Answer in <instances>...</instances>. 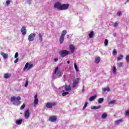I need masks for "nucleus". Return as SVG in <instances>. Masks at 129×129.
Returning <instances> with one entry per match:
<instances>
[{
  "label": "nucleus",
  "mask_w": 129,
  "mask_h": 129,
  "mask_svg": "<svg viewBox=\"0 0 129 129\" xmlns=\"http://www.w3.org/2000/svg\"><path fill=\"white\" fill-rule=\"evenodd\" d=\"M104 45H105V46H107V45H108V40H107V39L105 40Z\"/></svg>",
  "instance_id": "obj_33"
},
{
  "label": "nucleus",
  "mask_w": 129,
  "mask_h": 129,
  "mask_svg": "<svg viewBox=\"0 0 129 129\" xmlns=\"http://www.w3.org/2000/svg\"><path fill=\"white\" fill-rule=\"evenodd\" d=\"M123 58V55L120 54L119 56L117 58V61H119V60H122Z\"/></svg>",
  "instance_id": "obj_27"
},
{
  "label": "nucleus",
  "mask_w": 129,
  "mask_h": 129,
  "mask_svg": "<svg viewBox=\"0 0 129 129\" xmlns=\"http://www.w3.org/2000/svg\"><path fill=\"white\" fill-rule=\"evenodd\" d=\"M26 107V104L25 103H23V105L20 107V109L23 110L24 108Z\"/></svg>",
  "instance_id": "obj_31"
},
{
  "label": "nucleus",
  "mask_w": 129,
  "mask_h": 129,
  "mask_svg": "<svg viewBox=\"0 0 129 129\" xmlns=\"http://www.w3.org/2000/svg\"><path fill=\"white\" fill-rule=\"evenodd\" d=\"M54 74H56L58 77H60L61 76V71L58 70V67H56L54 69V72L53 73Z\"/></svg>",
  "instance_id": "obj_5"
},
{
  "label": "nucleus",
  "mask_w": 129,
  "mask_h": 129,
  "mask_svg": "<svg viewBox=\"0 0 129 129\" xmlns=\"http://www.w3.org/2000/svg\"><path fill=\"white\" fill-rule=\"evenodd\" d=\"M28 84L29 83L28 82V80H27L25 82V87H27Z\"/></svg>",
  "instance_id": "obj_40"
},
{
  "label": "nucleus",
  "mask_w": 129,
  "mask_h": 129,
  "mask_svg": "<svg viewBox=\"0 0 129 129\" xmlns=\"http://www.w3.org/2000/svg\"><path fill=\"white\" fill-rule=\"evenodd\" d=\"M113 72L114 74H115V73H116V68L115 67H113Z\"/></svg>",
  "instance_id": "obj_34"
},
{
  "label": "nucleus",
  "mask_w": 129,
  "mask_h": 129,
  "mask_svg": "<svg viewBox=\"0 0 129 129\" xmlns=\"http://www.w3.org/2000/svg\"><path fill=\"white\" fill-rule=\"evenodd\" d=\"M18 56H19V53L16 52L15 55V58H18Z\"/></svg>",
  "instance_id": "obj_44"
},
{
  "label": "nucleus",
  "mask_w": 129,
  "mask_h": 129,
  "mask_svg": "<svg viewBox=\"0 0 129 129\" xmlns=\"http://www.w3.org/2000/svg\"><path fill=\"white\" fill-rule=\"evenodd\" d=\"M11 76H12V74L6 73L4 75V78H5L6 79H8V78H10Z\"/></svg>",
  "instance_id": "obj_18"
},
{
  "label": "nucleus",
  "mask_w": 129,
  "mask_h": 129,
  "mask_svg": "<svg viewBox=\"0 0 129 129\" xmlns=\"http://www.w3.org/2000/svg\"><path fill=\"white\" fill-rule=\"evenodd\" d=\"M36 37V33H31L28 36V41L29 42H33Z\"/></svg>",
  "instance_id": "obj_3"
},
{
  "label": "nucleus",
  "mask_w": 129,
  "mask_h": 129,
  "mask_svg": "<svg viewBox=\"0 0 129 129\" xmlns=\"http://www.w3.org/2000/svg\"><path fill=\"white\" fill-rule=\"evenodd\" d=\"M74 65L75 70L77 71V72H78L79 71V70H78V67H77V64H76V63H74Z\"/></svg>",
  "instance_id": "obj_30"
},
{
  "label": "nucleus",
  "mask_w": 129,
  "mask_h": 129,
  "mask_svg": "<svg viewBox=\"0 0 129 129\" xmlns=\"http://www.w3.org/2000/svg\"><path fill=\"white\" fill-rule=\"evenodd\" d=\"M126 60L127 62H129V54L126 56Z\"/></svg>",
  "instance_id": "obj_41"
},
{
  "label": "nucleus",
  "mask_w": 129,
  "mask_h": 129,
  "mask_svg": "<svg viewBox=\"0 0 129 129\" xmlns=\"http://www.w3.org/2000/svg\"><path fill=\"white\" fill-rule=\"evenodd\" d=\"M95 62L97 64L99 62H100V57L99 56L97 57L95 59Z\"/></svg>",
  "instance_id": "obj_26"
},
{
  "label": "nucleus",
  "mask_w": 129,
  "mask_h": 129,
  "mask_svg": "<svg viewBox=\"0 0 129 129\" xmlns=\"http://www.w3.org/2000/svg\"><path fill=\"white\" fill-rule=\"evenodd\" d=\"M21 33L24 36L27 34V29H26V27L23 26L22 27Z\"/></svg>",
  "instance_id": "obj_13"
},
{
  "label": "nucleus",
  "mask_w": 129,
  "mask_h": 129,
  "mask_svg": "<svg viewBox=\"0 0 129 129\" xmlns=\"http://www.w3.org/2000/svg\"><path fill=\"white\" fill-rule=\"evenodd\" d=\"M70 5L69 4H66L65 5V10H68V8Z\"/></svg>",
  "instance_id": "obj_37"
},
{
  "label": "nucleus",
  "mask_w": 129,
  "mask_h": 129,
  "mask_svg": "<svg viewBox=\"0 0 129 129\" xmlns=\"http://www.w3.org/2000/svg\"><path fill=\"white\" fill-rule=\"evenodd\" d=\"M100 107H101V106L100 105H99L98 106H91V109H99V108H100Z\"/></svg>",
  "instance_id": "obj_17"
},
{
  "label": "nucleus",
  "mask_w": 129,
  "mask_h": 129,
  "mask_svg": "<svg viewBox=\"0 0 129 129\" xmlns=\"http://www.w3.org/2000/svg\"><path fill=\"white\" fill-rule=\"evenodd\" d=\"M21 99L22 98L20 96L17 97L16 96H13L11 98V101L13 102L14 105H19V104H21Z\"/></svg>",
  "instance_id": "obj_1"
},
{
  "label": "nucleus",
  "mask_w": 129,
  "mask_h": 129,
  "mask_svg": "<svg viewBox=\"0 0 129 129\" xmlns=\"http://www.w3.org/2000/svg\"><path fill=\"white\" fill-rule=\"evenodd\" d=\"M122 14L121 12H118L117 13V16H118L119 17L121 16Z\"/></svg>",
  "instance_id": "obj_42"
},
{
  "label": "nucleus",
  "mask_w": 129,
  "mask_h": 129,
  "mask_svg": "<svg viewBox=\"0 0 129 129\" xmlns=\"http://www.w3.org/2000/svg\"><path fill=\"white\" fill-rule=\"evenodd\" d=\"M116 102V100H113L112 101H110V102H108V104H114Z\"/></svg>",
  "instance_id": "obj_28"
},
{
  "label": "nucleus",
  "mask_w": 129,
  "mask_h": 129,
  "mask_svg": "<svg viewBox=\"0 0 129 129\" xmlns=\"http://www.w3.org/2000/svg\"><path fill=\"white\" fill-rule=\"evenodd\" d=\"M67 63H68V64H70V61L68 60V61H67Z\"/></svg>",
  "instance_id": "obj_49"
},
{
  "label": "nucleus",
  "mask_w": 129,
  "mask_h": 129,
  "mask_svg": "<svg viewBox=\"0 0 129 129\" xmlns=\"http://www.w3.org/2000/svg\"><path fill=\"white\" fill-rule=\"evenodd\" d=\"M94 36V31H91L90 34H89V38H93Z\"/></svg>",
  "instance_id": "obj_25"
},
{
  "label": "nucleus",
  "mask_w": 129,
  "mask_h": 129,
  "mask_svg": "<svg viewBox=\"0 0 129 129\" xmlns=\"http://www.w3.org/2000/svg\"><path fill=\"white\" fill-rule=\"evenodd\" d=\"M122 62H119L117 63L118 67H122Z\"/></svg>",
  "instance_id": "obj_38"
},
{
  "label": "nucleus",
  "mask_w": 129,
  "mask_h": 129,
  "mask_svg": "<svg viewBox=\"0 0 129 129\" xmlns=\"http://www.w3.org/2000/svg\"><path fill=\"white\" fill-rule=\"evenodd\" d=\"M30 111L29 110V109L26 110L25 111V114H24V117H25V118L26 119H28V118H29V117H30Z\"/></svg>",
  "instance_id": "obj_11"
},
{
  "label": "nucleus",
  "mask_w": 129,
  "mask_h": 129,
  "mask_svg": "<svg viewBox=\"0 0 129 129\" xmlns=\"http://www.w3.org/2000/svg\"><path fill=\"white\" fill-rule=\"evenodd\" d=\"M118 24L117 23V22H115V23L113 24V27H117Z\"/></svg>",
  "instance_id": "obj_43"
},
{
  "label": "nucleus",
  "mask_w": 129,
  "mask_h": 129,
  "mask_svg": "<svg viewBox=\"0 0 129 129\" xmlns=\"http://www.w3.org/2000/svg\"><path fill=\"white\" fill-rule=\"evenodd\" d=\"M128 2H129V0H127L126 3H128Z\"/></svg>",
  "instance_id": "obj_52"
},
{
  "label": "nucleus",
  "mask_w": 129,
  "mask_h": 129,
  "mask_svg": "<svg viewBox=\"0 0 129 129\" xmlns=\"http://www.w3.org/2000/svg\"><path fill=\"white\" fill-rule=\"evenodd\" d=\"M56 105L55 102H47L45 104V106L47 108H52L53 106H55Z\"/></svg>",
  "instance_id": "obj_4"
},
{
  "label": "nucleus",
  "mask_w": 129,
  "mask_h": 129,
  "mask_svg": "<svg viewBox=\"0 0 129 129\" xmlns=\"http://www.w3.org/2000/svg\"><path fill=\"white\" fill-rule=\"evenodd\" d=\"M67 38L68 39L69 38V35H67Z\"/></svg>",
  "instance_id": "obj_51"
},
{
  "label": "nucleus",
  "mask_w": 129,
  "mask_h": 129,
  "mask_svg": "<svg viewBox=\"0 0 129 129\" xmlns=\"http://www.w3.org/2000/svg\"><path fill=\"white\" fill-rule=\"evenodd\" d=\"M70 49L71 53H74V51L75 50V46H74V45L71 44L70 45Z\"/></svg>",
  "instance_id": "obj_15"
},
{
  "label": "nucleus",
  "mask_w": 129,
  "mask_h": 129,
  "mask_svg": "<svg viewBox=\"0 0 129 129\" xmlns=\"http://www.w3.org/2000/svg\"><path fill=\"white\" fill-rule=\"evenodd\" d=\"M1 56H3V57L4 58V59H8L9 55H8V54L7 53H5L3 52H1Z\"/></svg>",
  "instance_id": "obj_14"
},
{
  "label": "nucleus",
  "mask_w": 129,
  "mask_h": 129,
  "mask_svg": "<svg viewBox=\"0 0 129 129\" xmlns=\"http://www.w3.org/2000/svg\"><path fill=\"white\" fill-rule=\"evenodd\" d=\"M112 54H113V55H114V56L116 55V54H117V51H116V49H113Z\"/></svg>",
  "instance_id": "obj_32"
},
{
  "label": "nucleus",
  "mask_w": 129,
  "mask_h": 129,
  "mask_svg": "<svg viewBox=\"0 0 129 129\" xmlns=\"http://www.w3.org/2000/svg\"><path fill=\"white\" fill-rule=\"evenodd\" d=\"M64 36H65V31H62L61 35L59 38V42L60 44H62V42H64Z\"/></svg>",
  "instance_id": "obj_7"
},
{
  "label": "nucleus",
  "mask_w": 129,
  "mask_h": 129,
  "mask_svg": "<svg viewBox=\"0 0 129 129\" xmlns=\"http://www.w3.org/2000/svg\"><path fill=\"white\" fill-rule=\"evenodd\" d=\"M102 91H103V92H106V91H107L108 92L110 91V89L109 88V87H107V88H104L102 89Z\"/></svg>",
  "instance_id": "obj_20"
},
{
  "label": "nucleus",
  "mask_w": 129,
  "mask_h": 129,
  "mask_svg": "<svg viewBox=\"0 0 129 129\" xmlns=\"http://www.w3.org/2000/svg\"><path fill=\"white\" fill-rule=\"evenodd\" d=\"M97 97V96L96 95H94V96H91L89 98L90 101H93V100H94Z\"/></svg>",
  "instance_id": "obj_24"
},
{
  "label": "nucleus",
  "mask_w": 129,
  "mask_h": 129,
  "mask_svg": "<svg viewBox=\"0 0 129 129\" xmlns=\"http://www.w3.org/2000/svg\"><path fill=\"white\" fill-rule=\"evenodd\" d=\"M103 100H104L103 98H100L98 99V103H102V102H103Z\"/></svg>",
  "instance_id": "obj_29"
},
{
  "label": "nucleus",
  "mask_w": 129,
  "mask_h": 129,
  "mask_svg": "<svg viewBox=\"0 0 129 129\" xmlns=\"http://www.w3.org/2000/svg\"><path fill=\"white\" fill-rule=\"evenodd\" d=\"M34 66V64H29V62H27L24 67V69H27L28 70H30L32 67Z\"/></svg>",
  "instance_id": "obj_8"
},
{
  "label": "nucleus",
  "mask_w": 129,
  "mask_h": 129,
  "mask_svg": "<svg viewBox=\"0 0 129 129\" xmlns=\"http://www.w3.org/2000/svg\"><path fill=\"white\" fill-rule=\"evenodd\" d=\"M65 34H66V33H65Z\"/></svg>",
  "instance_id": "obj_53"
},
{
  "label": "nucleus",
  "mask_w": 129,
  "mask_h": 129,
  "mask_svg": "<svg viewBox=\"0 0 129 129\" xmlns=\"http://www.w3.org/2000/svg\"><path fill=\"white\" fill-rule=\"evenodd\" d=\"M49 120L51 122H55V121L57 120V116L56 115L50 116L49 118Z\"/></svg>",
  "instance_id": "obj_6"
},
{
  "label": "nucleus",
  "mask_w": 129,
  "mask_h": 129,
  "mask_svg": "<svg viewBox=\"0 0 129 129\" xmlns=\"http://www.w3.org/2000/svg\"><path fill=\"white\" fill-rule=\"evenodd\" d=\"M87 104H88V103L87 102H86L83 107V109H85V108H86V107H87Z\"/></svg>",
  "instance_id": "obj_35"
},
{
  "label": "nucleus",
  "mask_w": 129,
  "mask_h": 129,
  "mask_svg": "<svg viewBox=\"0 0 129 129\" xmlns=\"http://www.w3.org/2000/svg\"><path fill=\"white\" fill-rule=\"evenodd\" d=\"M113 35H114V37H116V34H114Z\"/></svg>",
  "instance_id": "obj_50"
},
{
  "label": "nucleus",
  "mask_w": 129,
  "mask_h": 129,
  "mask_svg": "<svg viewBox=\"0 0 129 129\" xmlns=\"http://www.w3.org/2000/svg\"><path fill=\"white\" fill-rule=\"evenodd\" d=\"M54 9H57L59 11L65 10V4H61L59 2H56L54 5Z\"/></svg>",
  "instance_id": "obj_2"
},
{
  "label": "nucleus",
  "mask_w": 129,
  "mask_h": 129,
  "mask_svg": "<svg viewBox=\"0 0 129 129\" xmlns=\"http://www.w3.org/2000/svg\"><path fill=\"white\" fill-rule=\"evenodd\" d=\"M107 117V113H104L102 114L101 118H102L103 119H105V118H106Z\"/></svg>",
  "instance_id": "obj_22"
},
{
  "label": "nucleus",
  "mask_w": 129,
  "mask_h": 129,
  "mask_svg": "<svg viewBox=\"0 0 129 129\" xmlns=\"http://www.w3.org/2000/svg\"><path fill=\"white\" fill-rule=\"evenodd\" d=\"M79 83V79L78 78H77L76 80L74 81V82L73 83L72 87L73 88H75L77 85H78V83Z\"/></svg>",
  "instance_id": "obj_12"
},
{
  "label": "nucleus",
  "mask_w": 129,
  "mask_h": 129,
  "mask_svg": "<svg viewBox=\"0 0 129 129\" xmlns=\"http://www.w3.org/2000/svg\"><path fill=\"white\" fill-rule=\"evenodd\" d=\"M54 62H57V61H58V58H54Z\"/></svg>",
  "instance_id": "obj_47"
},
{
  "label": "nucleus",
  "mask_w": 129,
  "mask_h": 129,
  "mask_svg": "<svg viewBox=\"0 0 129 129\" xmlns=\"http://www.w3.org/2000/svg\"><path fill=\"white\" fill-rule=\"evenodd\" d=\"M11 4V1L8 0L7 1H6V5L7 6H10V4Z\"/></svg>",
  "instance_id": "obj_36"
},
{
  "label": "nucleus",
  "mask_w": 129,
  "mask_h": 129,
  "mask_svg": "<svg viewBox=\"0 0 129 129\" xmlns=\"http://www.w3.org/2000/svg\"><path fill=\"white\" fill-rule=\"evenodd\" d=\"M39 103V99H38V94H36L34 96V100L33 102V104L34 105H37Z\"/></svg>",
  "instance_id": "obj_10"
},
{
  "label": "nucleus",
  "mask_w": 129,
  "mask_h": 129,
  "mask_svg": "<svg viewBox=\"0 0 129 129\" xmlns=\"http://www.w3.org/2000/svg\"><path fill=\"white\" fill-rule=\"evenodd\" d=\"M65 90L66 91H68L65 92V95H67V94H69V92L71 91V87L70 86V85L66 86Z\"/></svg>",
  "instance_id": "obj_9"
},
{
  "label": "nucleus",
  "mask_w": 129,
  "mask_h": 129,
  "mask_svg": "<svg viewBox=\"0 0 129 129\" xmlns=\"http://www.w3.org/2000/svg\"><path fill=\"white\" fill-rule=\"evenodd\" d=\"M19 62V58H16V59L14 61V63H18Z\"/></svg>",
  "instance_id": "obj_45"
},
{
  "label": "nucleus",
  "mask_w": 129,
  "mask_h": 129,
  "mask_svg": "<svg viewBox=\"0 0 129 129\" xmlns=\"http://www.w3.org/2000/svg\"><path fill=\"white\" fill-rule=\"evenodd\" d=\"M44 35V33H39L38 34V39L40 42H42L43 41V35Z\"/></svg>",
  "instance_id": "obj_16"
},
{
  "label": "nucleus",
  "mask_w": 129,
  "mask_h": 129,
  "mask_svg": "<svg viewBox=\"0 0 129 129\" xmlns=\"http://www.w3.org/2000/svg\"><path fill=\"white\" fill-rule=\"evenodd\" d=\"M122 121H123V119H119L118 120H115V124H118L120 123V122H122Z\"/></svg>",
  "instance_id": "obj_21"
},
{
  "label": "nucleus",
  "mask_w": 129,
  "mask_h": 129,
  "mask_svg": "<svg viewBox=\"0 0 129 129\" xmlns=\"http://www.w3.org/2000/svg\"><path fill=\"white\" fill-rule=\"evenodd\" d=\"M16 124H22V122H23V119H18L16 121Z\"/></svg>",
  "instance_id": "obj_23"
},
{
  "label": "nucleus",
  "mask_w": 129,
  "mask_h": 129,
  "mask_svg": "<svg viewBox=\"0 0 129 129\" xmlns=\"http://www.w3.org/2000/svg\"><path fill=\"white\" fill-rule=\"evenodd\" d=\"M59 53L60 54V56L62 57V58H64V57H65V50L60 51Z\"/></svg>",
  "instance_id": "obj_19"
},
{
  "label": "nucleus",
  "mask_w": 129,
  "mask_h": 129,
  "mask_svg": "<svg viewBox=\"0 0 129 129\" xmlns=\"http://www.w3.org/2000/svg\"><path fill=\"white\" fill-rule=\"evenodd\" d=\"M70 53H71L70 51H68L67 50H65V56H66L67 55H68V54H70Z\"/></svg>",
  "instance_id": "obj_39"
},
{
  "label": "nucleus",
  "mask_w": 129,
  "mask_h": 129,
  "mask_svg": "<svg viewBox=\"0 0 129 129\" xmlns=\"http://www.w3.org/2000/svg\"><path fill=\"white\" fill-rule=\"evenodd\" d=\"M64 90H62V96H65V92H64Z\"/></svg>",
  "instance_id": "obj_46"
},
{
  "label": "nucleus",
  "mask_w": 129,
  "mask_h": 129,
  "mask_svg": "<svg viewBox=\"0 0 129 129\" xmlns=\"http://www.w3.org/2000/svg\"><path fill=\"white\" fill-rule=\"evenodd\" d=\"M82 91L83 92H84V91H85V90L84 89V86L83 87Z\"/></svg>",
  "instance_id": "obj_48"
}]
</instances>
